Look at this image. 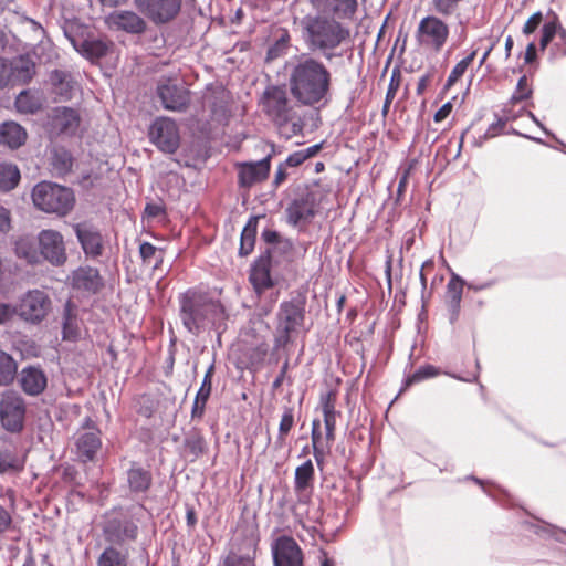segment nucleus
Segmentation results:
<instances>
[{
    "label": "nucleus",
    "mask_w": 566,
    "mask_h": 566,
    "mask_svg": "<svg viewBox=\"0 0 566 566\" xmlns=\"http://www.w3.org/2000/svg\"><path fill=\"white\" fill-rule=\"evenodd\" d=\"M558 21L555 19L543 24L541 30L539 50L545 51L547 45L557 34Z\"/></svg>",
    "instance_id": "49"
},
{
    "label": "nucleus",
    "mask_w": 566,
    "mask_h": 566,
    "mask_svg": "<svg viewBox=\"0 0 566 566\" xmlns=\"http://www.w3.org/2000/svg\"><path fill=\"white\" fill-rule=\"evenodd\" d=\"M25 401L13 390H6L0 398V422L9 432H20L24 426Z\"/></svg>",
    "instance_id": "9"
},
{
    "label": "nucleus",
    "mask_w": 566,
    "mask_h": 566,
    "mask_svg": "<svg viewBox=\"0 0 566 566\" xmlns=\"http://www.w3.org/2000/svg\"><path fill=\"white\" fill-rule=\"evenodd\" d=\"M314 482V465L311 460L305 461L295 469L294 489L297 493L311 489Z\"/></svg>",
    "instance_id": "33"
},
{
    "label": "nucleus",
    "mask_w": 566,
    "mask_h": 566,
    "mask_svg": "<svg viewBox=\"0 0 566 566\" xmlns=\"http://www.w3.org/2000/svg\"><path fill=\"white\" fill-rule=\"evenodd\" d=\"M15 107L20 113L34 114L41 108V101L29 91H23L15 98Z\"/></svg>",
    "instance_id": "38"
},
{
    "label": "nucleus",
    "mask_w": 566,
    "mask_h": 566,
    "mask_svg": "<svg viewBox=\"0 0 566 566\" xmlns=\"http://www.w3.org/2000/svg\"><path fill=\"white\" fill-rule=\"evenodd\" d=\"M439 374L438 369L432 365H426L417 369L412 375L406 379V386H410L420 382L424 379L434 377Z\"/></svg>",
    "instance_id": "50"
},
{
    "label": "nucleus",
    "mask_w": 566,
    "mask_h": 566,
    "mask_svg": "<svg viewBox=\"0 0 566 566\" xmlns=\"http://www.w3.org/2000/svg\"><path fill=\"white\" fill-rule=\"evenodd\" d=\"M463 280L457 274H452L447 285V302L451 312V321L457 318L460 310V303L462 300L463 292Z\"/></svg>",
    "instance_id": "29"
},
{
    "label": "nucleus",
    "mask_w": 566,
    "mask_h": 566,
    "mask_svg": "<svg viewBox=\"0 0 566 566\" xmlns=\"http://www.w3.org/2000/svg\"><path fill=\"white\" fill-rule=\"evenodd\" d=\"M294 410L291 407L284 408L280 424L279 432L276 437V446L279 448L285 444L286 437L289 436L291 429L294 427Z\"/></svg>",
    "instance_id": "39"
},
{
    "label": "nucleus",
    "mask_w": 566,
    "mask_h": 566,
    "mask_svg": "<svg viewBox=\"0 0 566 566\" xmlns=\"http://www.w3.org/2000/svg\"><path fill=\"white\" fill-rule=\"evenodd\" d=\"M116 541H133L137 537L138 526L133 521H123L117 524Z\"/></svg>",
    "instance_id": "47"
},
{
    "label": "nucleus",
    "mask_w": 566,
    "mask_h": 566,
    "mask_svg": "<svg viewBox=\"0 0 566 566\" xmlns=\"http://www.w3.org/2000/svg\"><path fill=\"white\" fill-rule=\"evenodd\" d=\"M531 95H532V88L528 84L526 75H523L522 77H520V80L517 82L515 92L513 93V95L511 97V102L515 104V103L522 102L524 99H527L528 97H531Z\"/></svg>",
    "instance_id": "51"
},
{
    "label": "nucleus",
    "mask_w": 566,
    "mask_h": 566,
    "mask_svg": "<svg viewBox=\"0 0 566 566\" xmlns=\"http://www.w3.org/2000/svg\"><path fill=\"white\" fill-rule=\"evenodd\" d=\"M270 269L271 264L268 256H261L251 268L249 280L258 295H261L274 285Z\"/></svg>",
    "instance_id": "22"
},
{
    "label": "nucleus",
    "mask_w": 566,
    "mask_h": 566,
    "mask_svg": "<svg viewBox=\"0 0 566 566\" xmlns=\"http://www.w3.org/2000/svg\"><path fill=\"white\" fill-rule=\"evenodd\" d=\"M287 42H289V35L285 34L284 36H282L276 43L274 46L270 48L269 51H268V57L269 59H274L276 56H279L280 54V51H282L283 49L286 48L287 45Z\"/></svg>",
    "instance_id": "57"
},
{
    "label": "nucleus",
    "mask_w": 566,
    "mask_h": 566,
    "mask_svg": "<svg viewBox=\"0 0 566 566\" xmlns=\"http://www.w3.org/2000/svg\"><path fill=\"white\" fill-rule=\"evenodd\" d=\"M149 138L159 150L174 154L180 142L178 126L170 118H157L150 126Z\"/></svg>",
    "instance_id": "11"
},
{
    "label": "nucleus",
    "mask_w": 566,
    "mask_h": 566,
    "mask_svg": "<svg viewBox=\"0 0 566 566\" xmlns=\"http://www.w3.org/2000/svg\"><path fill=\"white\" fill-rule=\"evenodd\" d=\"M80 124V114L73 108L55 107L52 112L51 126L59 134L73 136L77 133Z\"/></svg>",
    "instance_id": "19"
},
{
    "label": "nucleus",
    "mask_w": 566,
    "mask_h": 566,
    "mask_svg": "<svg viewBox=\"0 0 566 566\" xmlns=\"http://www.w3.org/2000/svg\"><path fill=\"white\" fill-rule=\"evenodd\" d=\"M32 200L40 210L60 217L69 214L75 205L72 189L49 181H42L33 188Z\"/></svg>",
    "instance_id": "4"
},
{
    "label": "nucleus",
    "mask_w": 566,
    "mask_h": 566,
    "mask_svg": "<svg viewBox=\"0 0 566 566\" xmlns=\"http://www.w3.org/2000/svg\"><path fill=\"white\" fill-rule=\"evenodd\" d=\"M20 180V171L12 164H0V190L13 189Z\"/></svg>",
    "instance_id": "36"
},
{
    "label": "nucleus",
    "mask_w": 566,
    "mask_h": 566,
    "mask_svg": "<svg viewBox=\"0 0 566 566\" xmlns=\"http://www.w3.org/2000/svg\"><path fill=\"white\" fill-rule=\"evenodd\" d=\"M10 65V82L12 84H27L35 74V64L25 57H19Z\"/></svg>",
    "instance_id": "28"
},
{
    "label": "nucleus",
    "mask_w": 566,
    "mask_h": 566,
    "mask_svg": "<svg viewBox=\"0 0 566 566\" xmlns=\"http://www.w3.org/2000/svg\"><path fill=\"white\" fill-rule=\"evenodd\" d=\"M22 390L29 396H39L48 385L45 373L40 367H24L19 377Z\"/></svg>",
    "instance_id": "21"
},
{
    "label": "nucleus",
    "mask_w": 566,
    "mask_h": 566,
    "mask_svg": "<svg viewBox=\"0 0 566 566\" xmlns=\"http://www.w3.org/2000/svg\"><path fill=\"white\" fill-rule=\"evenodd\" d=\"M14 314V310L11 305L0 303V324L9 321Z\"/></svg>",
    "instance_id": "61"
},
{
    "label": "nucleus",
    "mask_w": 566,
    "mask_h": 566,
    "mask_svg": "<svg viewBox=\"0 0 566 566\" xmlns=\"http://www.w3.org/2000/svg\"><path fill=\"white\" fill-rule=\"evenodd\" d=\"M452 111V104L450 102L443 104L434 114V122L439 123L446 119Z\"/></svg>",
    "instance_id": "60"
},
{
    "label": "nucleus",
    "mask_w": 566,
    "mask_h": 566,
    "mask_svg": "<svg viewBox=\"0 0 566 566\" xmlns=\"http://www.w3.org/2000/svg\"><path fill=\"white\" fill-rule=\"evenodd\" d=\"M181 0H134L136 9L155 24L172 21L181 10Z\"/></svg>",
    "instance_id": "10"
},
{
    "label": "nucleus",
    "mask_w": 566,
    "mask_h": 566,
    "mask_svg": "<svg viewBox=\"0 0 566 566\" xmlns=\"http://www.w3.org/2000/svg\"><path fill=\"white\" fill-rule=\"evenodd\" d=\"M41 260L59 266L66 261L65 245L62 234L55 230H42L38 235Z\"/></svg>",
    "instance_id": "12"
},
{
    "label": "nucleus",
    "mask_w": 566,
    "mask_h": 566,
    "mask_svg": "<svg viewBox=\"0 0 566 566\" xmlns=\"http://www.w3.org/2000/svg\"><path fill=\"white\" fill-rule=\"evenodd\" d=\"M157 94L163 106L168 111L181 112L189 104V92L169 82L160 83L157 87Z\"/></svg>",
    "instance_id": "17"
},
{
    "label": "nucleus",
    "mask_w": 566,
    "mask_h": 566,
    "mask_svg": "<svg viewBox=\"0 0 566 566\" xmlns=\"http://www.w3.org/2000/svg\"><path fill=\"white\" fill-rule=\"evenodd\" d=\"M65 34L70 39L75 51L92 63L106 56L114 48V43L109 40L96 38L80 40L71 36L67 32H65Z\"/></svg>",
    "instance_id": "15"
},
{
    "label": "nucleus",
    "mask_w": 566,
    "mask_h": 566,
    "mask_svg": "<svg viewBox=\"0 0 566 566\" xmlns=\"http://www.w3.org/2000/svg\"><path fill=\"white\" fill-rule=\"evenodd\" d=\"M76 453L83 462L92 461L102 446L99 431L92 428L78 434L76 439Z\"/></svg>",
    "instance_id": "24"
},
{
    "label": "nucleus",
    "mask_w": 566,
    "mask_h": 566,
    "mask_svg": "<svg viewBox=\"0 0 566 566\" xmlns=\"http://www.w3.org/2000/svg\"><path fill=\"white\" fill-rule=\"evenodd\" d=\"M11 228L10 211L0 206V232H8Z\"/></svg>",
    "instance_id": "58"
},
{
    "label": "nucleus",
    "mask_w": 566,
    "mask_h": 566,
    "mask_svg": "<svg viewBox=\"0 0 566 566\" xmlns=\"http://www.w3.org/2000/svg\"><path fill=\"white\" fill-rule=\"evenodd\" d=\"M543 22V13L541 11H537L533 13L528 20L523 25L522 32L525 35H530L536 31V29L541 25Z\"/></svg>",
    "instance_id": "53"
},
{
    "label": "nucleus",
    "mask_w": 566,
    "mask_h": 566,
    "mask_svg": "<svg viewBox=\"0 0 566 566\" xmlns=\"http://www.w3.org/2000/svg\"><path fill=\"white\" fill-rule=\"evenodd\" d=\"M262 238L266 243L274 244V243H281L282 239L279 232L273 230H265L262 233Z\"/></svg>",
    "instance_id": "62"
},
{
    "label": "nucleus",
    "mask_w": 566,
    "mask_h": 566,
    "mask_svg": "<svg viewBox=\"0 0 566 566\" xmlns=\"http://www.w3.org/2000/svg\"><path fill=\"white\" fill-rule=\"evenodd\" d=\"M462 0H431L432 10L443 17L453 14Z\"/></svg>",
    "instance_id": "48"
},
{
    "label": "nucleus",
    "mask_w": 566,
    "mask_h": 566,
    "mask_svg": "<svg viewBox=\"0 0 566 566\" xmlns=\"http://www.w3.org/2000/svg\"><path fill=\"white\" fill-rule=\"evenodd\" d=\"M536 60V45L534 42H531L527 44L525 54H524V61L527 64L533 63Z\"/></svg>",
    "instance_id": "63"
},
{
    "label": "nucleus",
    "mask_w": 566,
    "mask_h": 566,
    "mask_svg": "<svg viewBox=\"0 0 566 566\" xmlns=\"http://www.w3.org/2000/svg\"><path fill=\"white\" fill-rule=\"evenodd\" d=\"M475 56L476 51L473 50L468 56H465L454 65V67L452 69L448 76L446 88H450L460 80V77L465 73V71L468 70L469 65L473 62Z\"/></svg>",
    "instance_id": "42"
},
{
    "label": "nucleus",
    "mask_w": 566,
    "mask_h": 566,
    "mask_svg": "<svg viewBox=\"0 0 566 566\" xmlns=\"http://www.w3.org/2000/svg\"><path fill=\"white\" fill-rule=\"evenodd\" d=\"M73 228L86 256L95 259L103 254V237L95 226L88 222H80L74 224Z\"/></svg>",
    "instance_id": "14"
},
{
    "label": "nucleus",
    "mask_w": 566,
    "mask_h": 566,
    "mask_svg": "<svg viewBox=\"0 0 566 566\" xmlns=\"http://www.w3.org/2000/svg\"><path fill=\"white\" fill-rule=\"evenodd\" d=\"M151 473L150 471L142 468L134 463L127 471V483L130 492L133 493H145L151 485Z\"/></svg>",
    "instance_id": "27"
},
{
    "label": "nucleus",
    "mask_w": 566,
    "mask_h": 566,
    "mask_svg": "<svg viewBox=\"0 0 566 566\" xmlns=\"http://www.w3.org/2000/svg\"><path fill=\"white\" fill-rule=\"evenodd\" d=\"M301 25L303 41L311 52L319 53L328 61L343 55L337 50L349 38V31L340 22L315 14L304 17Z\"/></svg>",
    "instance_id": "3"
},
{
    "label": "nucleus",
    "mask_w": 566,
    "mask_h": 566,
    "mask_svg": "<svg viewBox=\"0 0 566 566\" xmlns=\"http://www.w3.org/2000/svg\"><path fill=\"white\" fill-rule=\"evenodd\" d=\"M70 282L73 289L95 294L103 286V280L97 269L82 266L72 272Z\"/></svg>",
    "instance_id": "20"
},
{
    "label": "nucleus",
    "mask_w": 566,
    "mask_h": 566,
    "mask_svg": "<svg viewBox=\"0 0 566 566\" xmlns=\"http://www.w3.org/2000/svg\"><path fill=\"white\" fill-rule=\"evenodd\" d=\"M335 400L336 396L333 392H327L326 395L321 397V405L323 410V416H338L339 412L335 409Z\"/></svg>",
    "instance_id": "52"
},
{
    "label": "nucleus",
    "mask_w": 566,
    "mask_h": 566,
    "mask_svg": "<svg viewBox=\"0 0 566 566\" xmlns=\"http://www.w3.org/2000/svg\"><path fill=\"white\" fill-rule=\"evenodd\" d=\"M333 75L323 61L302 54L289 66L287 87L294 101L319 109L332 98Z\"/></svg>",
    "instance_id": "1"
},
{
    "label": "nucleus",
    "mask_w": 566,
    "mask_h": 566,
    "mask_svg": "<svg viewBox=\"0 0 566 566\" xmlns=\"http://www.w3.org/2000/svg\"><path fill=\"white\" fill-rule=\"evenodd\" d=\"M255 553V546H250L244 552L231 549L220 559L218 566H256Z\"/></svg>",
    "instance_id": "30"
},
{
    "label": "nucleus",
    "mask_w": 566,
    "mask_h": 566,
    "mask_svg": "<svg viewBox=\"0 0 566 566\" xmlns=\"http://www.w3.org/2000/svg\"><path fill=\"white\" fill-rule=\"evenodd\" d=\"M270 159L271 156H268L259 161L240 164L238 172L239 186L250 188L254 184L265 180L270 172Z\"/></svg>",
    "instance_id": "18"
},
{
    "label": "nucleus",
    "mask_w": 566,
    "mask_h": 566,
    "mask_svg": "<svg viewBox=\"0 0 566 566\" xmlns=\"http://www.w3.org/2000/svg\"><path fill=\"white\" fill-rule=\"evenodd\" d=\"M13 310L25 323L38 325L51 313L52 300L45 291L30 290L21 296Z\"/></svg>",
    "instance_id": "7"
},
{
    "label": "nucleus",
    "mask_w": 566,
    "mask_h": 566,
    "mask_svg": "<svg viewBox=\"0 0 566 566\" xmlns=\"http://www.w3.org/2000/svg\"><path fill=\"white\" fill-rule=\"evenodd\" d=\"M449 27L434 14L423 17L416 30L417 44L424 50L440 52L449 38Z\"/></svg>",
    "instance_id": "8"
},
{
    "label": "nucleus",
    "mask_w": 566,
    "mask_h": 566,
    "mask_svg": "<svg viewBox=\"0 0 566 566\" xmlns=\"http://www.w3.org/2000/svg\"><path fill=\"white\" fill-rule=\"evenodd\" d=\"M139 254L144 263L151 264L155 261V268L163 262V252L149 242L139 244Z\"/></svg>",
    "instance_id": "44"
},
{
    "label": "nucleus",
    "mask_w": 566,
    "mask_h": 566,
    "mask_svg": "<svg viewBox=\"0 0 566 566\" xmlns=\"http://www.w3.org/2000/svg\"><path fill=\"white\" fill-rule=\"evenodd\" d=\"M98 566H127V559L124 554L114 547H107L99 556Z\"/></svg>",
    "instance_id": "43"
},
{
    "label": "nucleus",
    "mask_w": 566,
    "mask_h": 566,
    "mask_svg": "<svg viewBox=\"0 0 566 566\" xmlns=\"http://www.w3.org/2000/svg\"><path fill=\"white\" fill-rule=\"evenodd\" d=\"M336 418L337 416L324 417V424L326 430L325 438L327 441V448H329L335 440Z\"/></svg>",
    "instance_id": "54"
},
{
    "label": "nucleus",
    "mask_w": 566,
    "mask_h": 566,
    "mask_svg": "<svg viewBox=\"0 0 566 566\" xmlns=\"http://www.w3.org/2000/svg\"><path fill=\"white\" fill-rule=\"evenodd\" d=\"M63 338L74 340L78 336L77 306L67 301L63 310Z\"/></svg>",
    "instance_id": "31"
},
{
    "label": "nucleus",
    "mask_w": 566,
    "mask_h": 566,
    "mask_svg": "<svg viewBox=\"0 0 566 566\" xmlns=\"http://www.w3.org/2000/svg\"><path fill=\"white\" fill-rule=\"evenodd\" d=\"M50 82L60 95H67L71 91L70 75L60 70H54L50 74Z\"/></svg>",
    "instance_id": "46"
},
{
    "label": "nucleus",
    "mask_w": 566,
    "mask_h": 566,
    "mask_svg": "<svg viewBox=\"0 0 566 566\" xmlns=\"http://www.w3.org/2000/svg\"><path fill=\"white\" fill-rule=\"evenodd\" d=\"M286 216L290 224L303 228L315 217L314 202L308 199H296L287 207Z\"/></svg>",
    "instance_id": "23"
},
{
    "label": "nucleus",
    "mask_w": 566,
    "mask_h": 566,
    "mask_svg": "<svg viewBox=\"0 0 566 566\" xmlns=\"http://www.w3.org/2000/svg\"><path fill=\"white\" fill-rule=\"evenodd\" d=\"M106 25L112 30L124 31L130 34H140L147 28L146 21L130 10H118L105 18Z\"/></svg>",
    "instance_id": "16"
},
{
    "label": "nucleus",
    "mask_w": 566,
    "mask_h": 566,
    "mask_svg": "<svg viewBox=\"0 0 566 566\" xmlns=\"http://www.w3.org/2000/svg\"><path fill=\"white\" fill-rule=\"evenodd\" d=\"M327 8L339 18L354 14L357 9L356 0H325Z\"/></svg>",
    "instance_id": "40"
},
{
    "label": "nucleus",
    "mask_w": 566,
    "mask_h": 566,
    "mask_svg": "<svg viewBox=\"0 0 566 566\" xmlns=\"http://www.w3.org/2000/svg\"><path fill=\"white\" fill-rule=\"evenodd\" d=\"M25 139L27 132L21 125L14 122H6L0 125V144L15 149L22 146Z\"/></svg>",
    "instance_id": "26"
},
{
    "label": "nucleus",
    "mask_w": 566,
    "mask_h": 566,
    "mask_svg": "<svg viewBox=\"0 0 566 566\" xmlns=\"http://www.w3.org/2000/svg\"><path fill=\"white\" fill-rule=\"evenodd\" d=\"M263 112L277 125H285L296 116L295 106L284 87L271 85L261 98Z\"/></svg>",
    "instance_id": "6"
},
{
    "label": "nucleus",
    "mask_w": 566,
    "mask_h": 566,
    "mask_svg": "<svg viewBox=\"0 0 566 566\" xmlns=\"http://www.w3.org/2000/svg\"><path fill=\"white\" fill-rule=\"evenodd\" d=\"M15 254L20 259H24L29 264H38L41 262V254L35 242L28 237L20 238L15 242Z\"/></svg>",
    "instance_id": "32"
},
{
    "label": "nucleus",
    "mask_w": 566,
    "mask_h": 566,
    "mask_svg": "<svg viewBox=\"0 0 566 566\" xmlns=\"http://www.w3.org/2000/svg\"><path fill=\"white\" fill-rule=\"evenodd\" d=\"M178 302L182 326L193 336L217 327L226 318L222 304L197 289L181 293Z\"/></svg>",
    "instance_id": "2"
},
{
    "label": "nucleus",
    "mask_w": 566,
    "mask_h": 566,
    "mask_svg": "<svg viewBox=\"0 0 566 566\" xmlns=\"http://www.w3.org/2000/svg\"><path fill=\"white\" fill-rule=\"evenodd\" d=\"M274 566H304L303 552L294 538L280 536L272 544Z\"/></svg>",
    "instance_id": "13"
},
{
    "label": "nucleus",
    "mask_w": 566,
    "mask_h": 566,
    "mask_svg": "<svg viewBox=\"0 0 566 566\" xmlns=\"http://www.w3.org/2000/svg\"><path fill=\"white\" fill-rule=\"evenodd\" d=\"M430 81H431V75L430 74H424V75H422L419 78V81L417 83V94L418 95H423L424 94V92H426Z\"/></svg>",
    "instance_id": "64"
},
{
    "label": "nucleus",
    "mask_w": 566,
    "mask_h": 566,
    "mask_svg": "<svg viewBox=\"0 0 566 566\" xmlns=\"http://www.w3.org/2000/svg\"><path fill=\"white\" fill-rule=\"evenodd\" d=\"M506 122H507V118H499L495 123H492L486 132L484 133V138L488 139V138H493L497 135H500L505 125H506Z\"/></svg>",
    "instance_id": "55"
},
{
    "label": "nucleus",
    "mask_w": 566,
    "mask_h": 566,
    "mask_svg": "<svg viewBox=\"0 0 566 566\" xmlns=\"http://www.w3.org/2000/svg\"><path fill=\"white\" fill-rule=\"evenodd\" d=\"M10 74L11 72L9 62L0 57V88L11 83Z\"/></svg>",
    "instance_id": "56"
},
{
    "label": "nucleus",
    "mask_w": 566,
    "mask_h": 566,
    "mask_svg": "<svg viewBox=\"0 0 566 566\" xmlns=\"http://www.w3.org/2000/svg\"><path fill=\"white\" fill-rule=\"evenodd\" d=\"M214 373V365L211 364L209 368L207 369L202 384L195 397V401L191 409V417L192 419H201L205 409L206 403L210 397L211 390H212V376Z\"/></svg>",
    "instance_id": "25"
},
{
    "label": "nucleus",
    "mask_w": 566,
    "mask_h": 566,
    "mask_svg": "<svg viewBox=\"0 0 566 566\" xmlns=\"http://www.w3.org/2000/svg\"><path fill=\"white\" fill-rule=\"evenodd\" d=\"M24 467V459L9 444L0 451V473L18 472Z\"/></svg>",
    "instance_id": "34"
},
{
    "label": "nucleus",
    "mask_w": 566,
    "mask_h": 566,
    "mask_svg": "<svg viewBox=\"0 0 566 566\" xmlns=\"http://www.w3.org/2000/svg\"><path fill=\"white\" fill-rule=\"evenodd\" d=\"M15 360L6 352L0 350V385L6 386L13 381L17 374Z\"/></svg>",
    "instance_id": "37"
},
{
    "label": "nucleus",
    "mask_w": 566,
    "mask_h": 566,
    "mask_svg": "<svg viewBox=\"0 0 566 566\" xmlns=\"http://www.w3.org/2000/svg\"><path fill=\"white\" fill-rule=\"evenodd\" d=\"M321 428V422L319 420L315 419L313 420L312 422V433H311V438H312V446H313V454H314V458H315V461L317 463V465L319 468H322L323 465V461H324V448L322 446V432L319 430Z\"/></svg>",
    "instance_id": "41"
},
{
    "label": "nucleus",
    "mask_w": 566,
    "mask_h": 566,
    "mask_svg": "<svg viewBox=\"0 0 566 566\" xmlns=\"http://www.w3.org/2000/svg\"><path fill=\"white\" fill-rule=\"evenodd\" d=\"M304 319V301L295 298L282 302L276 314L274 349L284 348L292 340L293 334L303 326Z\"/></svg>",
    "instance_id": "5"
},
{
    "label": "nucleus",
    "mask_w": 566,
    "mask_h": 566,
    "mask_svg": "<svg viewBox=\"0 0 566 566\" xmlns=\"http://www.w3.org/2000/svg\"><path fill=\"white\" fill-rule=\"evenodd\" d=\"M305 160L306 159H305L302 150H297V151L291 154L286 158L284 165L287 167H297V166L302 165Z\"/></svg>",
    "instance_id": "59"
},
{
    "label": "nucleus",
    "mask_w": 566,
    "mask_h": 566,
    "mask_svg": "<svg viewBox=\"0 0 566 566\" xmlns=\"http://www.w3.org/2000/svg\"><path fill=\"white\" fill-rule=\"evenodd\" d=\"M207 449L203 437L198 433L188 436L185 439V451L193 459L200 457Z\"/></svg>",
    "instance_id": "45"
},
{
    "label": "nucleus",
    "mask_w": 566,
    "mask_h": 566,
    "mask_svg": "<svg viewBox=\"0 0 566 566\" xmlns=\"http://www.w3.org/2000/svg\"><path fill=\"white\" fill-rule=\"evenodd\" d=\"M256 219L252 218L242 230L239 249V253L242 256L248 255L253 251L256 237Z\"/></svg>",
    "instance_id": "35"
}]
</instances>
